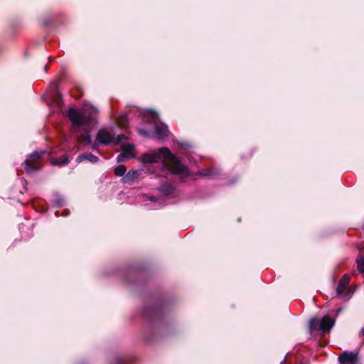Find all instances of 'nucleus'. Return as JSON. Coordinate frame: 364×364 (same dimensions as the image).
<instances>
[{"label": "nucleus", "instance_id": "nucleus-30", "mask_svg": "<svg viewBox=\"0 0 364 364\" xmlns=\"http://www.w3.org/2000/svg\"><path fill=\"white\" fill-rule=\"evenodd\" d=\"M150 199H151V200H152V201H154V200H155V198H154V196L151 197V198H150Z\"/></svg>", "mask_w": 364, "mask_h": 364}, {"label": "nucleus", "instance_id": "nucleus-14", "mask_svg": "<svg viewBox=\"0 0 364 364\" xmlns=\"http://www.w3.org/2000/svg\"><path fill=\"white\" fill-rule=\"evenodd\" d=\"M138 172L136 170H130L127 173H125L122 181L124 183H132L134 180L138 177Z\"/></svg>", "mask_w": 364, "mask_h": 364}, {"label": "nucleus", "instance_id": "nucleus-18", "mask_svg": "<svg viewBox=\"0 0 364 364\" xmlns=\"http://www.w3.org/2000/svg\"><path fill=\"white\" fill-rule=\"evenodd\" d=\"M118 126L121 128H126L128 124L127 115H118L115 117Z\"/></svg>", "mask_w": 364, "mask_h": 364}, {"label": "nucleus", "instance_id": "nucleus-24", "mask_svg": "<svg viewBox=\"0 0 364 364\" xmlns=\"http://www.w3.org/2000/svg\"><path fill=\"white\" fill-rule=\"evenodd\" d=\"M126 139V136L124 134H119L116 139L112 141L115 145L119 144L122 141Z\"/></svg>", "mask_w": 364, "mask_h": 364}, {"label": "nucleus", "instance_id": "nucleus-16", "mask_svg": "<svg viewBox=\"0 0 364 364\" xmlns=\"http://www.w3.org/2000/svg\"><path fill=\"white\" fill-rule=\"evenodd\" d=\"M70 163V159L68 155H63L59 158L54 159L51 161L53 166H65Z\"/></svg>", "mask_w": 364, "mask_h": 364}, {"label": "nucleus", "instance_id": "nucleus-19", "mask_svg": "<svg viewBox=\"0 0 364 364\" xmlns=\"http://www.w3.org/2000/svg\"><path fill=\"white\" fill-rule=\"evenodd\" d=\"M114 171L116 176L124 177L127 171V168L124 165H119L115 167Z\"/></svg>", "mask_w": 364, "mask_h": 364}, {"label": "nucleus", "instance_id": "nucleus-13", "mask_svg": "<svg viewBox=\"0 0 364 364\" xmlns=\"http://www.w3.org/2000/svg\"><path fill=\"white\" fill-rule=\"evenodd\" d=\"M84 160H87L92 164H96L99 161L100 159L98 156L92 154L90 152H85L79 155L76 159L77 163H81Z\"/></svg>", "mask_w": 364, "mask_h": 364}, {"label": "nucleus", "instance_id": "nucleus-20", "mask_svg": "<svg viewBox=\"0 0 364 364\" xmlns=\"http://www.w3.org/2000/svg\"><path fill=\"white\" fill-rule=\"evenodd\" d=\"M134 110H131L132 112H139V114H157L156 112L152 109L141 110L139 107H134Z\"/></svg>", "mask_w": 364, "mask_h": 364}, {"label": "nucleus", "instance_id": "nucleus-11", "mask_svg": "<svg viewBox=\"0 0 364 364\" xmlns=\"http://www.w3.org/2000/svg\"><path fill=\"white\" fill-rule=\"evenodd\" d=\"M162 195L167 197H175L176 196V188L172 182L165 181L159 188Z\"/></svg>", "mask_w": 364, "mask_h": 364}, {"label": "nucleus", "instance_id": "nucleus-3", "mask_svg": "<svg viewBox=\"0 0 364 364\" xmlns=\"http://www.w3.org/2000/svg\"><path fill=\"white\" fill-rule=\"evenodd\" d=\"M335 324V319L329 316H324L321 321L313 318L309 321V328L311 331H321L323 333L329 332Z\"/></svg>", "mask_w": 364, "mask_h": 364}, {"label": "nucleus", "instance_id": "nucleus-12", "mask_svg": "<svg viewBox=\"0 0 364 364\" xmlns=\"http://www.w3.org/2000/svg\"><path fill=\"white\" fill-rule=\"evenodd\" d=\"M350 282V277L348 274H344L340 279L337 288H336V295L342 294L346 289Z\"/></svg>", "mask_w": 364, "mask_h": 364}, {"label": "nucleus", "instance_id": "nucleus-7", "mask_svg": "<svg viewBox=\"0 0 364 364\" xmlns=\"http://www.w3.org/2000/svg\"><path fill=\"white\" fill-rule=\"evenodd\" d=\"M45 153L46 152L43 151H35L29 155L28 158L25 161L24 168L26 173H31L41 169V166L40 165V159Z\"/></svg>", "mask_w": 364, "mask_h": 364}, {"label": "nucleus", "instance_id": "nucleus-4", "mask_svg": "<svg viewBox=\"0 0 364 364\" xmlns=\"http://www.w3.org/2000/svg\"><path fill=\"white\" fill-rule=\"evenodd\" d=\"M163 314V308L161 305L159 304L146 306L142 311V315L144 318L150 321L152 323L161 321Z\"/></svg>", "mask_w": 364, "mask_h": 364}, {"label": "nucleus", "instance_id": "nucleus-27", "mask_svg": "<svg viewBox=\"0 0 364 364\" xmlns=\"http://www.w3.org/2000/svg\"><path fill=\"white\" fill-rule=\"evenodd\" d=\"M359 336H364V326L362 328V329L359 332Z\"/></svg>", "mask_w": 364, "mask_h": 364}, {"label": "nucleus", "instance_id": "nucleus-10", "mask_svg": "<svg viewBox=\"0 0 364 364\" xmlns=\"http://www.w3.org/2000/svg\"><path fill=\"white\" fill-rule=\"evenodd\" d=\"M96 139L99 144L107 146L112 143L114 139V135L110 134L105 129H101L97 134Z\"/></svg>", "mask_w": 364, "mask_h": 364}, {"label": "nucleus", "instance_id": "nucleus-8", "mask_svg": "<svg viewBox=\"0 0 364 364\" xmlns=\"http://www.w3.org/2000/svg\"><path fill=\"white\" fill-rule=\"evenodd\" d=\"M340 364H358V355L353 351H344L338 356Z\"/></svg>", "mask_w": 364, "mask_h": 364}, {"label": "nucleus", "instance_id": "nucleus-29", "mask_svg": "<svg viewBox=\"0 0 364 364\" xmlns=\"http://www.w3.org/2000/svg\"><path fill=\"white\" fill-rule=\"evenodd\" d=\"M341 311H342V309H341V308H340V309H338L337 310V313L338 314V313L341 312Z\"/></svg>", "mask_w": 364, "mask_h": 364}, {"label": "nucleus", "instance_id": "nucleus-26", "mask_svg": "<svg viewBox=\"0 0 364 364\" xmlns=\"http://www.w3.org/2000/svg\"><path fill=\"white\" fill-rule=\"evenodd\" d=\"M137 131L138 132L141 134V135H143V136H148L149 135V132L147 130H146L145 129H143V128H137Z\"/></svg>", "mask_w": 364, "mask_h": 364}, {"label": "nucleus", "instance_id": "nucleus-17", "mask_svg": "<svg viewBox=\"0 0 364 364\" xmlns=\"http://www.w3.org/2000/svg\"><path fill=\"white\" fill-rule=\"evenodd\" d=\"M200 174L206 177H214L220 174V171L212 167L209 168L203 169L200 171Z\"/></svg>", "mask_w": 364, "mask_h": 364}, {"label": "nucleus", "instance_id": "nucleus-5", "mask_svg": "<svg viewBox=\"0 0 364 364\" xmlns=\"http://www.w3.org/2000/svg\"><path fill=\"white\" fill-rule=\"evenodd\" d=\"M142 122L147 124H153L155 128V132L159 138H164L168 134L167 127L159 122V115H141Z\"/></svg>", "mask_w": 364, "mask_h": 364}, {"label": "nucleus", "instance_id": "nucleus-25", "mask_svg": "<svg viewBox=\"0 0 364 364\" xmlns=\"http://www.w3.org/2000/svg\"><path fill=\"white\" fill-rule=\"evenodd\" d=\"M128 158H126L125 156L121 153L120 154H119L117 156V161L118 163H120V162H122L124 161V160L127 159Z\"/></svg>", "mask_w": 364, "mask_h": 364}, {"label": "nucleus", "instance_id": "nucleus-2", "mask_svg": "<svg viewBox=\"0 0 364 364\" xmlns=\"http://www.w3.org/2000/svg\"><path fill=\"white\" fill-rule=\"evenodd\" d=\"M72 122V128L75 131H85L83 141L90 144L92 141L90 134L94 119L92 115H68Z\"/></svg>", "mask_w": 364, "mask_h": 364}, {"label": "nucleus", "instance_id": "nucleus-1", "mask_svg": "<svg viewBox=\"0 0 364 364\" xmlns=\"http://www.w3.org/2000/svg\"><path fill=\"white\" fill-rule=\"evenodd\" d=\"M143 164L158 163L162 161L163 165L174 174L186 173L184 166L178 159L166 147H161L157 151L145 153L139 158Z\"/></svg>", "mask_w": 364, "mask_h": 364}, {"label": "nucleus", "instance_id": "nucleus-15", "mask_svg": "<svg viewBox=\"0 0 364 364\" xmlns=\"http://www.w3.org/2000/svg\"><path fill=\"white\" fill-rule=\"evenodd\" d=\"M134 149V144H127L122 146V154L125 156L126 158H133L134 156V154L133 153Z\"/></svg>", "mask_w": 364, "mask_h": 364}, {"label": "nucleus", "instance_id": "nucleus-9", "mask_svg": "<svg viewBox=\"0 0 364 364\" xmlns=\"http://www.w3.org/2000/svg\"><path fill=\"white\" fill-rule=\"evenodd\" d=\"M98 112L97 107H94L89 102H85L82 105L81 112L74 106L70 107L68 112L67 114H95Z\"/></svg>", "mask_w": 364, "mask_h": 364}, {"label": "nucleus", "instance_id": "nucleus-6", "mask_svg": "<svg viewBox=\"0 0 364 364\" xmlns=\"http://www.w3.org/2000/svg\"><path fill=\"white\" fill-rule=\"evenodd\" d=\"M44 99L46 101H50V106L57 108V109L53 110V113L60 112L61 114H63L61 95L59 94L55 86H53L44 95Z\"/></svg>", "mask_w": 364, "mask_h": 364}, {"label": "nucleus", "instance_id": "nucleus-28", "mask_svg": "<svg viewBox=\"0 0 364 364\" xmlns=\"http://www.w3.org/2000/svg\"><path fill=\"white\" fill-rule=\"evenodd\" d=\"M134 107H133L132 109H129L127 112H126L125 114H128V112L135 114L136 112H130L131 110H134Z\"/></svg>", "mask_w": 364, "mask_h": 364}, {"label": "nucleus", "instance_id": "nucleus-21", "mask_svg": "<svg viewBox=\"0 0 364 364\" xmlns=\"http://www.w3.org/2000/svg\"><path fill=\"white\" fill-rule=\"evenodd\" d=\"M127 363H128V358L125 356L119 355L114 358V364H127Z\"/></svg>", "mask_w": 364, "mask_h": 364}, {"label": "nucleus", "instance_id": "nucleus-22", "mask_svg": "<svg viewBox=\"0 0 364 364\" xmlns=\"http://www.w3.org/2000/svg\"><path fill=\"white\" fill-rule=\"evenodd\" d=\"M357 267L360 273L364 274V257L357 259Z\"/></svg>", "mask_w": 364, "mask_h": 364}, {"label": "nucleus", "instance_id": "nucleus-23", "mask_svg": "<svg viewBox=\"0 0 364 364\" xmlns=\"http://www.w3.org/2000/svg\"><path fill=\"white\" fill-rule=\"evenodd\" d=\"M54 203L56 205V206L60 208L64 205L65 201L63 198H62L60 196L56 195L55 196Z\"/></svg>", "mask_w": 364, "mask_h": 364}]
</instances>
